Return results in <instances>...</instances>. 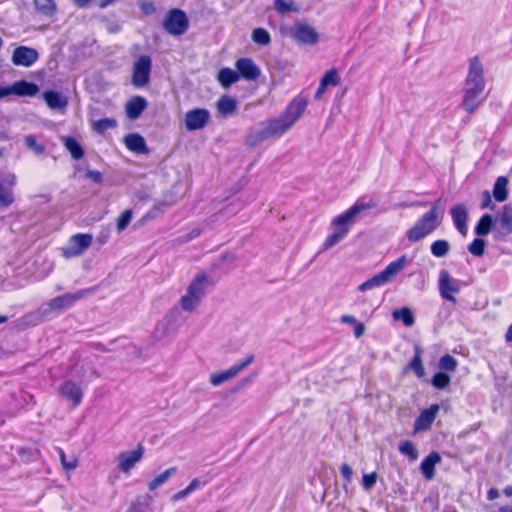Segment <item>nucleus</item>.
Instances as JSON below:
<instances>
[{"label":"nucleus","instance_id":"nucleus-58","mask_svg":"<svg viewBox=\"0 0 512 512\" xmlns=\"http://www.w3.org/2000/svg\"><path fill=\"white\" fill-rule=\"evenodd\" d=\"M492 200H491V195L489 193V191H484L482 193V204H481V208L482 209H485L487 207L490 206Z\"/></svg>","mask_w":512,"mask_h":512},{"label":"nucleus","instance_id":"nucleus-6","mask_svg":"<svg viewBox=\"0 0 512 512\" xmlns=\"http://www.w3.org/2000/svg\"><path fill=\"white\" fill-rule=\"evenodd\" d=\"M372 207H374V204L371 201H357L348 210L333 218L331 222L332 229L345 238L361 214Z\"/></svg>","mask_w":512,"mask_h":512},{"label":"nucleus","instance_id":"nucleus-27","mask_svg":"<svg viewBox=\"0 0 512 512\" xmlns=\"http://www.w3.org/2000/svg\"><path fill=\"white\" fill-rule=\"evenodd\" d=\"M14 95L16 96H34L39 92V87L32 82L25 80L16 81L12 84Z\"/></svg>","mask_w":512,"mask_h":512},{"label":"nucleus","instance_id":"nucleus-21","mask_svg":"<svg viewBox=\"0 0 512 512\" xmlns=\"http://www.w3.org/2000/svg\"><path fill=\"white\" fill-rule=\"evenodd\" d=\"M147 106V101L144 97L133 96L125 105V112L130 120H136L140 117L142 112Z\"/></svg>","mask_w":512,"mask_h":512},{"label":"nucleus","instance_id":"nucleus-46","mask_svg":"<svg viewBox=\"0 0 512 512\" xmlns=\"http://www.w3.org/2000/svg\"><path fill=\"white\" fill-rule=\"evenodd\" d=\"M468 251L474 256H482L485 252V241L481 238L474 239L468 246Z\"/></svg>","mask_w":512,"mask_h":512},{"label":"nucleus","instance_id":"nucleus-8","mask_svg":"<svg viewBox=\"0 0 512 512\" xmlns=\"http://www.w3.org/2000/svg\"><path fill=\"white\" fill-rule=\"evenodd\" d=\"M92 240L93 237L90 234L79 233L73 235L67 245L62 248L63 255L66 258H74L83 255L92 244Z\"/></svg>","mask_w":512,"mask_h":512},{"label":"nucleus","instance_id":"nucleus-42","mask_svg":"<svg viewBox=\"0 0 512 512\" xmlns=\"http://www.w3.org/2000/svg\"><path fill=\"white\" fill-rule=\"evenodd\" d=\"M438 365L442 371L454 372L457 369L458 362L453 356L446 354L440 358Z\"/></svg>","mask_w":512,"mask_h":512},{"label":"nucleus","instance_id":"nucleus-24","mask_svg":"<svg viewBox=\"0 0 512 512\" xmlns=\"http://www.w3.org/2000/svg\"><path fill=\"white\" fill-rule=\"evenodd\" d=\"M208 286V277L204 273L197 274L190 285L188 286L187 292L197 296L202 300L205 295Z\"/></svg>","mask_w":512,"mask_h":512},{"label":"nucleus","instance_id":"nucleus-3","mask_svg":"<svg viewBox=\"0 0 512 512\" xmlns=\"http://www.w3.org/2000/svg\"><path fill=\"white\" fill-rule=\"evenodd\" d=\"M442 216L439 205L435 203L406 232L409 242L415 243L432 234L441 224Z\"/></svg>","mask_w":512,"mask_h":512},{"label":"nucleus","instance_id":"nucleus-64","mask_svg":"<svg viewBox=\"0 0 512 512\" xmlns=\"http://www.w3.org/2000/svg\"><path fill=\"white\" fill-rule=\"evenodd\" d=\"M108 238H109V232L108 231H103L97 237V241L100 244H105L108 241Z\"/></svg>","mask_w":512,"mask_h":512},{"label":"nucleus","instance_id":"nucleus-61","mask_svg":"<svg viewBox=\"0 0 512 512\" xmlns=\"http://www.w3.org/2000/svg\"><path fill=\"white\" fill-rule=\"evenodd\" d=\"M340 320L344 324H354L355 325L357 323L356 318L352 315H343V316H341Z\"/></svg>","mask_w":512,"mask_h":512},{"label":"nucleus","instance_id":"nucleus-36","mask_svg":"<svg viewBox=\"0 0 512 512\" xmlns=\"http://www.w3.org/2000/svg\"><path fill=\"white\" fill-rule=\"evenodd\" d=\"M392 317L394 320L402 321L403 324L407 327H410L414 324V317L411 310L407 307H403L401 309L394 310L392 312Z\"/></svg>","mask_w":512,"mask_h":512},{"label":"nucleus","instance_id":"nucleus-9","mask_svg":"<svg viewBox=\"0 0 512 512\" xmlns=\"http://www.w3.org/2000/svg\"><path fill=\"white\" fill-rule=\"evenodd\" d=\"M16 176L10 171H0V208H7L14 202L13 189Z\"/></svg>","mask_w":512,"mask_h":512},{"label":"nucleus","instance_id":"nucleus-22","mask_svg":"<svg viewBox=\"0 0 512 512\" xmlns=\"http://www.w3.org/2000/svg\"><path fill=\"white\" fill-rule=\"evenodd\" d=\"M271 138L273 137L270 135L269 127L264 121L257 124L250 130L247 142L249 145L255 146Z\"/></svg>","mask_w":512,"mask_h":512},{"label":"nucleus","instance_id":"nucleus-55","mask_svg":"<svg viewBox=\"0 0 512 512\" xmlns=\"http://www.w3.org/2000/svg\"><path fill=\"white\" fill-rule=\"evenodd\" d=\"M341 474L343 475V477L346 479V481L348 483H350L352 481L353 470L348 464H343L341 466Z\"/></svg>","mask_w":512,"mask_h":512},{"label":"nucleus","instance_id":"nucleus-33","mask_svg":"<svg viewBox=\"0 0 512 512\" xmlns=\"http://www.w3.org/2000/svg\"><path fill=\"white\" fill-rule=\"evenodd\" d=\"M63 144L65 148L69 151L73 159H81L84 155V150L78 141L73 137H64Z\"/></svg>","mask_w":512,"mask_h":512},{"label":"nucleus","instance_id":"nucleus-40","mask_svg":"<svg viewBox=\"0 0 512 512\" xmlns=\"http://www.w3.org/2000/svg\"><path fill=\"white\" fill-rule=\"evenodd\" d=\"M176 472V468H169L163 473L156 476L148 485L149 490L153 491L158 487L162 486L164 483L168 481V479L174 475Z\"/></svg>","mask_w":512,"mask_h":512},{"label":"nucleus","instance_id":"nucleus-49","mask_svg":"<svg viewBox=\"0 0 512 512\" xmlns=\"http://www.w3.org/2000/svg\"><path fill=\"white\" fill-rule=\"evenodd\" d=\"M343 239L344 237H342L339 233L333 230L332 233L325 239L323 243V249L328 250L335 246L336 244H338Z\"/></svg>","mask_w":512,"mask_h":512},{"label":"nucleus","instance_id":"nucleus-28","mask_svg":"<svg viewBox=\"0 0 512 512\" xmlns=\"http://www.w3.org/2000/svg\"><path fill=\"white\" fill-rule=\"evenodd\" d=\"M43 98L50 109L60 110L66 107L67 99L60 93L50 90L43 93Z\"/></svg>","mask_w":512,"mask_h":512},{"label":"nucleus","instance_id":"nucleus-43","mask_svg":"<svg viewBox=\"0 0 512 512\" xmlns=\"http://www.w3.org/2000/svg\"><path fill=\"white\" fill-rule=\"evenodd\" d=\"M252 40L259 45H268L271 41L270 34L263 28H256L252 32Z\"/></svg>","mask_w":512,"mask_h":512},{"label":"nucleus","instance_id":"nucleus-60","mask_svg":"<svg viewBox=\"0 0 512 512\" xmlns=\"http://www.w3.org/2000/svg\"><path fill=\"white\" fill-rule=\"evenodd\" d=\"M365 332V326L363 323L357 321L354 327V335L356 338H360Z\"/></svg>","mask_w":512,"mask_h":512},{"label":"nucleus","instance_id":"nucleus-35","mask_svg":"<svg viewBox=\"0 0 512 512\" xmlns=\"http://www.w3.org/2000/svg\"><path fill=\"white\" fill-rule=\"evenodd\" d=\"M36 10L48 17H51L56 12V3L54 0H34Z\"/></svg>","mask_w":512,"mask_h":512},{"label":"nucleus","instance_id":"nucleus-30","mask_svg":"<svg viewBox=\"0 0 512 512\" xmlns=\"http://www.w3.org/2000/svg\"><path fill=\"white\" fill-rule=\"evenodd\" d=\"M219 83L228 88L239 80V74L230 68H222L217 75Z\"/></svg>","mask_w":512,"mask_h":512},{"label":"nucleus","instance_id":"nucleus-15","mask_svg":"<svg viewBox=\"0 0 512 512\" xmlns=\"http://www.w3.org/2000/svg\"><path fill=\"white\" fill-rule=\"evenodd\" d=\"M39 58V53L36 49L27 46L17 47L12 54V62L14 65L30 67Z\"/></svg>","mask_w":512,"mask_h":512},{"label":"nucleus","instance_id":"nucleus-10","mask_svg":"<svg viewBox=\"0 0 512 512\" xmlns=\"http://www.w3.org/2000/svg\"><path fill=\"white\" fill-rule=\"evenodd\" d=\"M462 282L458 279L452 278L446 270H441L439 273V291L442 298L447 301L456 302L453 294L461 290Z\"/></svg>","mask_w":512,"mask_h":512},{"label":"nucleus","instance_id":"nucleus-1","mask_svg":"<svg viewBox=\"0 0 512 512\" xmlns=\"http://www.w3.org/2000/svg\"><path fill=\"white\" fill-rule=\"evenodd\" d=\"M485 88L483 65L477 57L470 60L468 74L463 88L462 107L473 112L481 102V94Z\"/></svg>","mask_w":512,"mask_h":512},{"label":"nucleus","instance_id":"nucleus-4","mask_svg":"<svg viewBox=\"0 0 512 512\" xmlns=\"http://www.w3.org/2000/svg\"><path fill=\"white\" fill-rule=\"evenodd\" d=\"M410 263L406 255H402L389 263L385 269L375 274L358 286L360 292H365L374 288H379L391 283L396 276Z\"/></svg>","mask_w":512,"mask_h":512},{"label":"nucleus","instance_id":"nucleus-44","mask_svg":"<svg viewBox=\"0 0 512 512\" xmlns=\"http://www.w3.org/2000/svg\"><path fill=\"white\" fill-rule=\"evenodd\" d=\"M450 376L444 372H437L432 377V385L437 389H445L450 384Z\"/></svg>","mask_w":512,"mask_h":512},{"label":"nucleus","instance_id":"nucleus-34","mask_svg":"<svg viewBox=\"0 0 512 512\" xmlns=\"http://www.w3.org/2000/svg\"><path fill=\"white\" fill-rule=\"evenodd\" d=\"M422 350L420 347H415V353L410 361L408 367L415 373L418 378H422L425 375V369L421 359Z\"/></svg>","mask_w":512,"mask_h":512},{"label":"nucleus","instance_id":"nucleus-63","mask_svg":"<svg viewBox=\"0 0 512 512\" xmlns=\"http://www.w3.org/2000/svg\"><path fill=\"white\" fill-rule=\"evenodd\" d=\"M498 497H499V491L496 488H491L487 492V498L491 501L497 499Z\"/></svg>","mask_w":512,"mask_h":512},{"label":"nucleus","instance_id":"nucleus-37","mask_svg":"<svg viewBox=\"0 0 512 512\" xmlns=\"http://www.w3.org/2000/svg\"><path fill=\"white\" fill-rule=\"evenodd\" d=\"M201 302V299L193 294L186 292L180 299V306L184 311L195 310Z\"/></svg>","mask_w":512,"mask_h":512},{"label":"nucleus","instance_id":"nucleus-32","mask_svg":"<svg viewBox=\"0 0 512 512\" xmlns=\"http://www.w3.org/2000/svg\"><path fill=\"white\" fill-rule=\"evenodd\" d=\"M507 185L508 180L506 177L500 176L497 178L493 188V196L498 202H503L507 199Z\"/></svg>","mask_w":512,"mask_h":512},{"label":"nucleus","instance_id":"nucleus-25","mask_svg":"<svg viewBox=\"0 0 512 512\" xmlns=\"http://www.w3.org/2000/svg\"><path fill=\"white\" fill-rule=\"evenodd\" d=\"M440 461V455L436 452H432L421 462L420 469L427 480H432L434 478L435 465Z\"/></svg>","mask_w":512,"mask_h":512},{"label":"nucleus","instance_id":"nucleus-20","mask_svg":"<svg viewBox=\"0 0 512 512\" xmlns=\"http://www.w3.org/2000/svg\"><path fill=\"white\" fill-rule=\"evenodd\" d=\"M453 224L457 231L462 235L466 236L468 228H467V220H468V211L467 208L463 204H457L450 210Z\"/></svg>","mask_w":512,"mask_h":512},{"label":"nucleus","instance_id":"nucleus-50","mask_svg":"<svg viewBox=\"0 0 512 512\" xmlns=\"http://www.w3.org/2000/svg\"><path fill=\"white\" fill-rule=\"evenodd\" d=\"M274 7L280 13L294 11V3L292 1L287 2L285 0H274Z\"/></svg>","mask_w":512,"mask_h":512},{"label":"nucleus","instance_id":"nucleus-56","mask_svg":"<svg viewBox=\"0 0 512 512\" xmlns=\"http://www.w3.org/2000/svg\"><path fill=\"white\" fill-rule=\"evenodd\" d=\"M205 484H206V481L201 482L199 479L195 478L187 486L188 487V491H190L192 493L193 491L203 487Z\"/></svg>","mask_w":512,"mask_h":512},{"label":"nucleus","instance_id":"nucleus-51","mask_svg":"<svg viewBox=\"0 0 512 512\" xmlns=\"http://www.w3.org/2000/svg\"><path fill=\"white\" fill-rule=\"evenodd\" d=\"M376 481H377L376 472H372L370 474H364L363 479H362L363 489L366 491H369L375 485Z\"/></svg>","mask_w":512,"mask_h":512},{"label":"nucleus","instance_id":"nucleus-31","mask_svg":"<svg viewBox=\"0 0 512 512\" xmlns=\"http://www.w3.org/2000/svg\"><path fill=\"white\" fill-rule=\"evenodd\" d=\"M494 221L491 215L484 214L475 226V234L479 237L486 236L492 230Z\"/></svg>","mask_w":512,"mask_h":512},{"label":"nucleus","instance_id":"nucleus-54","mask_svg":"<svg viewBox=\"0 0 512 512\" xmlns=\"http://www.w3.org/2000/svg\"><path fill=\"white\" fill-rule=\"evenodd\" d=\"M139 7L147 15L153 14L155 12V6L151 1H142L139 4Z\"/></svg>","mask_w":512,"mask_h":512},{"label":"nucleus","instance_id":"nucleus-48","mask_svg":"<svg viewBox=\"0 0 512 512\" xmlns=\"http://www.w3.org/2000/svg\"><path fill=\"white\" fill-rule=\"evenodd\" d=\"M132 219V211L130 209L125 210L117 219V229L118 232H122L127 228Z\"/></svg>","mask_w":512,"mask_h":512},{"label":"nucleus","instance_id":"nucleus-45","mask_svg":"<svg viewBox=\"0 0 512 512\" xmlns=\"http://www.w3.org/2000/svg\"><path fill=\"white\" fill-rule=\"evenodd\" d=\"M399 451L410 458V460H416L418 458V452L414 445L410 441H404L399 445Z\"/></svg>","mask_w":512,"mask_h":512},{"label":"nucleus","instance_id":"nucleus-5","mask_svg":"<svg viewBox=\"0 0 512 512\" xmlns=\"http://www.w3.org/2000/svg\"><path fill=\"white\" fill-rule=\"evenodd\" d=\"M90 294V290L83 289L73 293H65L43 303L37 313L41 317H49L70 309L74 304Z\"/></svg>","mask_w":512,"mask_h":512},{"label":"nucleus","instance_id":"nucleus-62","mask_svg":"<svg viewBox=\"0 0 512 512\" xmlns=\"http://www.w3.org/2000/svg\"><path fill=\"white\" fill-rule=\"evenodd\" d=\"M326 89H327V87L326 86H322V83L320 82L319 87H318V89L315 92V96H314L315 99H317V100L321 99L322 96L324 95Z\"/></svg>","mask_w":512,"mask_h":512},{"label":"nucleus","instance_id":"nucleus-52","mask_svg":"<svg viewBox=\"0 0 512 512\" xmlns=\"http://www.w3.org/2000/svg\"><path fill=\"white\" fill-rule=\"evenodd\" d=\"M59 456H60L61 463L66 470L71 471L77 467V460L73 458L68 461V459H66L65 453L62 449H60V451H59Z\"/></svg>","mask_w":512,"mask_h":512},{"label":"nucleus","instance_id":"nucleus-29","mask_svg":"<svg viewBox=\"0 0 512 512\" xmlns=\"http://www.w3.org/2000/svg\"><path fill=\"white\" fill-rule=\"evenodd\" d=\"M217 110L223 116H231L237 110V101L230 96L224 95L217 101Z\"/></svg>","mask_w":512,"mask_h":512},{"label":"nucleus","instance_id":"nucleus-47","mask_svg":"<svg viewBox=\"0 0 512 512\" xmlns=\"http://www.w3.org/2000/svg\"><path fill=\"white\" fill-rule=\"evenodd\" d=\"M25 144L27 148L32 150L36 155H41L45 151L44 145L37 142L34 135H28L25 137Z\"/></svg>","mask_w":512,"mask_h":512},{"label":"nucleus","instance_id":"nucleus-57","mask_svg":"<svg viewBox=\"0 0 512 512\" xmlns=\"http://www.w3.org/2000/svg\"><path fill=\"white\" fill-rule=\"evenodd\" d=\"M190 493L191 492L188 491V487H186L185 489H183V490L177 492L176 494H174L172 496V501H174V502L180 501V500L186 498Z\"/></svg>","mask_w":512,"mask_h":512},{"label":"nucleus","instance_id":"nucleus-59","mask_svg":"<svg viewBox=\"0 0 512 512\" xmlns=\"http://www.w3.org/2000/svg\"><path fill=\"white\" fill-rule=\"evenodd\" d=\"M10 95H14L12 85L10 86H1L0 85V99L4 97H8Z\"/></svg>","mask_w":512,"mask_h":512},{"label":"nucleus","instance_id":"nucleus-38","mask_svg":"<svg viewBox=\"0 0 512 512\" xmlns=\"http://www.w3.org/2000/svg\"><path fill=\"white\" fill-rule=\"evenodd\" d=\"M430 250L433 256L441 258L448 254L450 244L446 240H436L431 244Z\"/></svg>","mask_w":512,"mask_h":512},{"label":"nucleus","instance_id":"nucleus-18","mask_svg":"<svg viewBox=\"0 0 512 512\" xmlns=\"http://www.w3.org/2000/svg\"><path fill=\"white\" fill-rule=\"evenodd\" d=\"M60 395L68 401H71L72 407H77L82 402L83 391L75 382L65 381L59 388Z\"/></svg>","mask_w":512,"mask_h":512},{"label":"nucleus","instance_id":"nucleus-14","mask_svg":"<svg viewBox=\"0 0 512 512\" xmlns=\"http://www.w3.org/2000/svg\"><path fill=\"white\" fill-rule=\"evenodd\" d=\"M210 114L207 109L197 108L190 110L185 115V127L188 131H195L206 126Z\"/></svg>","mask_w":512,"mask_h":512},{"label":"nucleus","instance_id":"nucleus-41","mask_svg":"<svg viewBox=\"0 0 512 512\" xmlns=\"http://www.w3.org/2000/svg\"><path fill=\"white\" fill-rule=\"evenodd\" d=\"M320 82L322 83V86H326L327 88L329 86H337L340 83V76L338 74V70L336 68L328 70L323 75Z\"/></svg>","mask_w":512,"mask_h":512},{"label":"nucleus","instance_id":"nucleus-26","mask_svg":"<svg viewBox=\"0 0 512 512\" xmlns=\"http://www.w3.org/2000/svg\"><path fill=\"white\" fill-rule=\"evenodd\" d=\"M496 223L503 231V234H512V206L504 205L501 212L496 216Z\"/></svg>","mask_w":512,"mask_h":512},{"label":"nucleus","instance_id":"nucleus-11","mask_svg":"<svg viewBox=\"0 0 512 512\" xmlns=\"http://www.w3.org/2000/svg\"><path fill=\"white\" fill-rule=\"evenodd\" d=\"M254 360V356L250 355L247 358L241 360L239 363L233 365L231 368L221 371L218 373H214L210 376V383L213 386H220L223 383L231 380L236 377L244 368L250 365Z\"/></svg>","mask_w":512,"mask_h":512},{"label":"nucleus","instance_id":"nucleus-19","mask_svg":"<svg viewBox=\"0 0 512 512\" xmlns=\"http://www.w3.org/2000/svg\"><path fill=\"white\" fill-rule=\"evenodd\" d=\"M236 69L239 78L242 77L246 80L253 81L260 76V69L250 58H240L236 61Z\"/></svg>","mask_w":512,"mask_h":512},{"label":"nucleus","instance_id":"nucleus-12","mask_svg":"<svg viewBox=\"0 0 512 512\" xmlns=\"http://www.w3.org/2000/svg\"><path fill=\"white\" fill-rule=\"evenodd\" d=\"M143 454L144 448L142 446L119 453L116 457L118 469L127 475L130 474L134 466L142 459Z\"/></svg>","mask_w":512,"mask_h":512},{"label":"nucleus","instance_id":"nucleus-17","mask_svg":"<svg viewBox=\"0 0 512 512\" xmlns=\"http://www.w3.org/2000/svg\"><path fill=\"white\" fill-rule=\"evenodd\" d=\"M440 410L438 404H432L429 408L423 410L414 422V432L426 431L433 424L437 413Z\"/></svg>","mask_w":512,"mask_h":512},{"label":"nucleus","instance_id":"nucleus-39","mask_svg":"<svg viewBox=\"0 0 512 512\" xmlns=\"http://www.w3.org/2000/svg\"><path fill=\"white\" fill-rule=\"evenodd\" d=\"M117 126V121L113 118H103L97 121L92 122V129L102 134L108 129L115 128Z\"/></svg>","mask_w":512,"mask_h":512},{"label":"nucleus","instance_id":"nucleus-16","mask_svg":"<svg viewBox=\"0 0 512 512\" xmlns=\"http://www.w3.org/2000/svg\"><path fill=\"white\" fill-rule=\"evenodd\" d=\"M293 38L306 45H314L318 41V34L315 29L308 24H296L292 28Z\"/></svg>","mask_w":512,"mask_h":512},{"label":"nucleus","instance_id":"nucleus-13","mask_svg":"<svg viewBox=\"0 0 512 512\" xmlns=\"http://www.w3.org/2000/svg\"><path fill=\"white\" fill-rule=\"evenodd\" d=\"M151 71V59L148 56H141L134 63L132 84L135 87H144L148 81Z\"/></svg>","mask_w":512,"mask_h":512},{"label":"nucleus","instance_id":"nucleus-2","mask_svg":"<svg viewBox=\"0 0 512 512\" xmlns=\"http://www.w3.org/2000/svg\"><path fill=\"white\" fill-rule=\"evenodd\" d=\"M307 104L303 97H296L279 117L265 121L269 127L270 135L273 138H278L286 133L300 119Z\"/></svg>","mask_w":512,"mask_h":512},{"label":"nucleus","instance_id":"nucleus-23","mask_svg":"<svg viewBox=\"0 0 512 512\" xmlns=\"http://www.w3.org/2000/svg\"><path fill=\"white\" fill-rule=\"evenodd\" d=\"M124 143L127 149L134 153L146 154L148 152L145 139L138 133L126 135Z\"/></svg>","mask_w":512,"mask_h":512},{"label":"nucleus","instance_id":"nucleus-7","mask_svg":"<svg viewBox=\"0 0 512 512\" xmlns=\"http://www.w3.org/2000/svg\"><path fill=\"white\" fill-rule=\"evenodd\" d=\"M163 26L165 30L171 35L184 34L189 26V21L186 14L180 9H172L166 15Z\"/></svg>","mask_w":512,"mask_h":512},{"label":"nucleus","instance_id":"nucleus-53","mask_svg":"<svg viewBox=\"0 0 512 512\" xmlns=\"http://www.w3.org/2000/svg\"><path fill=\"white\" fill-rule=\"evenodd\" d=\"M85 177L90 179L94 183H101L103 180L102 174L96 170H87L85 173Z\"/></svg>","mask_w":512,"mask_h":512}]
</instances>
